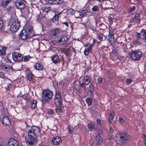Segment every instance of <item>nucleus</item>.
I'll return each mask as SVG.
<instances>
[{"instance_id": "obj_24", "label": "nucleus", "mask_w": 146, "mask_h": 146, "mask_svg": "<svg viewBox=\"0 0 146 146\" xmlns=\"http://www.w3.org/2000/svg\"><path fill=\"white\" fill-rule=\"evenodd\" d=\"M17 7L20 10L23 9L25 7V4L22 2H18L16 3Z\"/></svg>"}, {"instance_id": "obj_39", "label": "nucleus", "mask_w": 146, "mask_h": 146, "mask_svg": "<svg viewBox=\"0 0 146 146\" xmlns=\"http://www.w3.org/2000/svg\"><path fill=\"white\" fill-rule=\"evenodd\" d=\"M7 48L6 47H3L2 49L0 50V55H5L6 54L5 50H7Z\"/></svg>"}, {"instance_id": "obj_53", "label": "nucleus", "mask_w": 146, "mask_h": 146, "mask_svg": "<svg viewBox=\"0 0 146 146\" xmlns=\"http://www.w3.org/2000/svg\"><path fill=\"white\" fill-rule=\"evenodd\" d=\"M68 12L72 15H74L75 13V11L72 9H70L69 10H68Z\"/></svg>"}, {"instance_id": "obj_26", "label": "nucleus", "mask_w": 146, "mask_h": 146, "mask_svg": "<svg viewBox=\"0 0 146 146\" xmlns=\"http://www.w3.org/2000/svg\"><path fill=\"white\" fill-rule=\"evenodd\" d=\"M88 127L89 130L91 131H93L95 130L94 125L92 122L88 123L87 125Z\"/></svg>"}, {"instance_id": "obj_42", "label": "nucleus", "mask_w": 146, "mask_h": 146, "mask_svg": "<svg viewBox=\"0 0 146 146\" xmlns=\"http://www.w3.org/2000/svg\"><path fill=\"white\" fill-rule=\"evenodd\" d=\"M99 7L98 6H94L92 8L93 11H97L99 10Z\"/></svg>"}, {"instance_id": "obj_49", "label": "nucleus", "mask_w": 146, "mask_h": 146, "mask_svg": "<svg viewBox=\"0 0 146 146\" xmlns=\"http://www.w3.org/2000/svg\"><path fill=\"white\" fill-rule=\"evenodd\" d=\"M5 76L4 73L2 72H0V78H1L4 79Z\"/></svg>"}, {"instance_id": "obj_45", "label": "nucleus", "mask_w": 146, "mask_h": 146, "mask_svg": "<svg viewBox=\"0 0 146 146\" xmlns=\"http://www.w3.org/2000/svg\"><path fill=\"white\" fill-rule=\"evenodd\" d=\"M141 137L143 140L145 145L146 146V135L145 134H143L141 135Z\"/></svg>"}, {"instance_id": "obj_14", "label": "nucleus", "mask_w": 146, "mask_h": 146, "mask_svg": "<svg viewBox=\"0 0 146 146\" xmlns=\"http://www.w3.org/2000/svg\"><path fill=\"white\" fill-rule=\"evenodd\" d=\"M84 81L82 83L84 85H88L91 82V78L89 76L86 75L85 76L83 80Z\"/></svg>"}, {"instance_id": "obj_3", "label": "nucleus", "mask_w": 146, "mask_h": 146, "mask_svg": "<svg viewBox=\"0 0 146 146\" xmlns=\"http://www.w3.org/2000/svg\"><path fill=\"white\" fill-rule=\"evenodd\" d=\"M117 143L121 146L125 145L130 138V136L127 133H119L118 134Z\"/></svg>"}, {"instance_id": "obj_62", "label": "nucleus", "mask_w": 146, "mask_h": 146, "mask_svg": "<svg viewBox=\"0 0 146 146\" xmlns=\"http://www.w3.org/2000/svg\"><path fill=\"white\" fill-rule=\"evenodd\" d=\"M94 89H90L89 90V92L91 94V95H92L94 93Z\"/></svg>"}, {"instance_id": "obj_54", "label": "nucleus", "mask_w": 146, "mask_h": 146, "mask_svg": "<svg viewBox=\"0 0 146 146\" xmlns=\"http://www.w3.org/2000/svg\"><path fill=\"white\" fill-rule=\"evenodd\" d=\"M116 58H118L120 61L123 58V57H121L120 55H115Z\"/></svg>"}, {"instance_id": "obj_57", "label": "nucleus", "mask_w": 146, "mask_h": 146, "mask_svg": "<svg viewBox=\"0 0 146 146\" xmlns=\"http://www.w3.org/2000/svg\"><path fill=\"white\" fill-rule=\"evenodd\" d=\"M119 120L120 123H123L124 122V120L122 117H120L119 118Z\"/></svg>"}, {"instance_id": "obj_7", "label": "nucleus", "mask_w": 146, "mask_h": 146, "mask_svg": "<svg viewBox=\"0 0 146 146\" xmlns=\"http://www.w3.org/2000/svg\"><path fill=\"white\" fill-rule=\"evenodd\" d=\"M20 26V22L18 20H14L11 25L10 29L12 33L17 31Z\"/></svg>"}, {"instance_id": "obj_44", "label": "nucleus", "mask_w": 146, "mask_h": 146, "mask_svg": "<svg viewBox=\"0 0 146 146\" xmlns=\"http://www.w3.org/2000/svg\"><path fill=\"white\" fill-rule=\"evenodd\" d=\"M11 83H8L7 86L5 88L6 90L7 91H9L10 90L11 88Z\"/></svg>"}, {"instance_id": "obj_46", "label": "nucleus", "mask_w": 146, "mask_h": 146, "mask_svg": "<svg viewBox=\"0 0 146 146\" xmlns=\"http://www.w3.org/2000/svg\"><path fill=\"white\" fill-rule=\"evenodd\" d=\"M96 121L98 126H102V123L101 122L100 120L99 119H97Z\"/></svg>"}, {"instance_id": "obj_12", "label": "nucleus", "mask_w": 146, "mask_h": 146, "mask_svg": "<svg viewBox=\"0 0 146 146\" xmlns=\"http://www.w3.org/2000/svg\"><path fill=\"white\" fill-rule=\"evenodd\" d=\"M60 32V29L59 28H56L54 29L50 32V36L52 38H55L58 35Z\"/></svg>"}, {"instance_id": "obj_41", "label": "nucleus", "mask_w": 146, "mask_h": 146, "mask_svg": "<svg viewBox=\"0 0 146 146\" xmlns=\"http://www.w3.org/2000/svg\"><path fill=\"white\" fill-rule=\"evenodd\" d=\"M141 38L136 37V39L134 41V43L137 44H139L141 43Z\"/></svg>"}, {"instance_id": "obj_8", "label": "nucleus", "mask_w": 146, "mask_h": 146, "mask_svg": "<svg viewBox=\"0 0 146 146\" xmlns=\"http://www.w3.org/2000/svg\"><path fill=\"white\" fill-rule=\"evenodd\" d=\"M103 139L101 136L98 134L94 139L91 146H99L103 142Z\"/></svg>"}, {"instance_id": "obj_31", "label": "nucleus", "mask_w": 146, "mask_h": 146, "mask_svg": "<svg viewBox=\"0 0 146 146\" xmlns=\"http://www.w3.org/2000/svg\"><path fill=\"white\" fill-rule=\"evenodd\" d=\"M61 52L62 54H64L66 55H69L70 49L69 48L63 49L61 50Z\"/></svg>"}, {"instance_id": "obj_40", "label": "nucleus", "mask_w": 146, "mask_h": 146, "mask_svg": "<svg viewBox=\"0 0 146 146\" xmlns=\"http://www.w3.org/2000/svg\"><path fill=\"white\" fill-rule=\"evenodd\" d=\"M30 58L31 57L29 55L25 56L24 58L23 57V59L22 61H27L29 60Z\"/></svg>"}, {"instance_id": "obj_20", "label": "nucleus", "mask_w": 146, "mask_h": 146, "mask_svg": "<svg viewBox=\"0 0 146 146\" xmlns=\"http://www.w3.org/2000/svg\"><path fill=\"white\" fill-rule=\"evenodd\" d=\"M33 66L35 69L38 70H42L43 68V66L38 62L35 63Z\"/></svg>"}, {"instance_id": "obj_18", "label": "nucleus", "mask_w": 146, "mask_h": 146, "mask_svg": "<svg viewBox=\"0 0 146 146\" xmlns=\"http://www.w3.org/2000/svg\"><path fill=\"white\" fill-rule=\"evenodd\" d=\"M13 60L15 62H20L23 59V55H12Z\"/></svg>"}, {"instance_id": "obj_55", "label": "nucleus", "mask_w": 146, "mask_h": 146, "mask_svg": "<svg viewBox=\"0 0 146 146\" xmlns=\"http://www.w3.org/2000/svg\"><path fill=\"white\" fill-rule=\"evenodd\" d=\"M12 8L11 6H9L6 8L5 9V10L7 12H9L11 10Z\"/></svg>"}, {"instance_id": "obj_47", "label": "nucleus", "mask_w": 146, "mask_h": 146, "mask_svg": "<svg viewBox=\"0 0 146 146\" xmlns=\"http://www.w3.org/2000/svg\"><path fill=\"white\" fill-rule=\"evenodd\" d=\"M103 35L102 33H99L98 35V39L100 41L102 40Z\"/></svg>"}, {"instance_id": "obj_25", "label": "nucleus", "mask_w": 146, "mask_h": 146, "mask_svg": "<svg viewBox=\"0 0 146 146\" xmlns=\"http://www.w3.org/2000/svg\"><path fill=\"white\" fill-rule=\"evenodd\" d=\"M51 60L54 64H56L59 62V58L58 55H53L51 58Z\"/></svg>"}, {"instance_id": "obj_22", "label": "nucleus", "mask_w": 146, "mask_h": 146, "mask_svg": "<svg viewBox=\"0 0 146 146\" xmlns=\"http://www.w3.org/2000/svg\"><path fill=\"white\" fill-rule=\"evenodd\" d=\"M56 2L58 4H61L64 3V0H48V2L50 4H55Z\"/></svg>"}, {"instance_id": "obj_34", "label": "nucleus", "mask_w": 146, "mask_h": 146, "mask_svg": "<svg viewBox=\"0 0 146 146\" xmlns=\"http://www.w3.org/2000/svg\"><path fill=\"white\" fill-rule=\"evenodd\" d=\"M50 8L48 6H44L42 7V9L44 12L48 13L50 10Z\"/></svg>"}, {"instance_id": "obj_16", "label": "nucleus", "mask_w": 146, "mask_h": 146, "mask_svg": "<svg viewBox=\"0 0 146 146\" xmlns=\"http://www.w3.org/2000/svg\"><path fill=\"white\" fill-rule=\"evenodd\" d=\"M88 12L87 11L82 10L81 11L77 12L76 14L77 16V17L79 18H82L84 16H86L87 15Z\"/></svg>"}, {"instance_id": "obj_33", "label": "nucleus", "mask_w": 146, "mask_h": 146, "mask_svg": "<svg viewBox=\"0 0 146 146\" xmlns=\"http://www.w3.org/2000/svg\"><path fill=\"white\" fill-rule=\"evenodd\" d=\"M114 38V36L113 34L112 33L111 31H109L108 38L110 41L111 42Z\"/></svg>"}, {"instance_id": "obj_27", "label": "nucleus", "mask_w": 146, "mask_h": 146, "mask_svg": "<svg viewBox=\"0 0 146 146\" xmlns=\"http://www.w3.org/2000/svg\"><path fill=\"white\" fill-rule=\"evenodd\" d=\"M60 13V12H58V11H55V16L52 19V20L54 22L57 21L58 19Z\"/></svg>"}, {"instance_id": "obj_23", "label": "nucleus", "mask_w": 146, "mask_h": 146, "mask_svg": "<svg viewBox=\"0 0 146 146\" xmlns=\"http://www.w3.org/2000/svg\"><path fill=\"white\" fill-rule=\"evenodd\" d=\"M115 113L114 112L110 113L108 118V121L110 124H111L115 117Z\"/></svg>"}, {"instance_id": "obj_21", "label": "nucleus", "mask_w": 146, "mask_h": 146, "mask_svg": "<svg viewBox=\"0 0 146 146\" xmlns=\"http://www.w3.org/2000/svg\"><path fill=\"white\" fill-rule=\"evenodd\" d=\"M33 27L30 25H27L26 26V29H25V30H26V31H27L29 34L30 35H33H33L32 34L33 32Z\"/></svg>"}, {"instance_id": "obj_38", "label": "nucleus", "mask_w": 146, "mask_h": 146, "mask_svg": "<svg viewBox=\"0 0 146 146\" xmlns=\"http://www.w3.org/2000/svg\"><path fill=\"white\" fill-rule=\"evenodd\" d=\"M141 33L144 37V39L146 43V30L142 29L141 31Z\"/></svg>"}, {"instance_id": "obj_5", "label": "nucleus", "mask_w": 146, "mask_h": 146, "mask_svg": "<svg viewBox=\"0 0 146 146\" xmlns=\"http://www.w3.org/2000/svg\"><path fill=\"white\" fill-rule=\"evenodd\" d=\"M54 101L56 107H61L63 103L62 99L61 93L58 90H56Z\"/></svg>"}, {"instance_id": "obj_52", "label": "nucleus", "mask_w": 146, "mask_h": 146, "mask_svg": "<svg viewBox=\"0 0 146 146\" xmlns=\"http://www.w3.org/2000/svg\"><path fill=\"white\" fill-rule=\"evenodd\" d=\"M54 113V110L52 109H49L48 111V113L49 115H51L52 114H53Z\"/></svg>"}, {"instance_id": "obj_56", "label": "nucleus", "mask_w": 146, "mask_h": 146, "mask_svg": "<svg viewBox=\"0 0 146 146\" xmlns=\"http://www.w3.org/2000/svg\"><path fill=\"white\" fill-rule=\"evenodd\" d=\"M133 19L134 21L137 22H139L140 21V18L136 17H133Z\"/></svg>"}, {"instance_id": "obj_36", "label": "nucleus", "mask_w": 146, "mask_h": 146, "mask_svg": "<svg viewBox=\"0 0 146 146\" xmlns=\"http://www.w3.org/2000/svg\"><path fill=\"white\" fill-rule=\"evenodd\" d=\"M93 100L90 98H87L86 99V102L88 106H90L92 103Z\"/></svg>"}, {"instance_id": "obj_64", "label": "nucleus", "mask_w": 146, "mask_h": 146, "mask_svg": "<svg viewBox=\"0 0 146 146\" xmlns=\"http://www.w3.org/2000/svg\"><path fill=\"white\" fill-rule=\"evenodd\" d=\"M139 13H137L136 14L134 17H138V18H140L139 17Z\"/></svg>"}, {"instance_id": "obj_43", "label": "nucleus", "mask_w": 146, "mask_h": 146, "mask_svg": "<svg viewBox=\"0 0 146 146\" xmlns=\"http://www.w3.org/2000/svg\"><path fill=\"white\" fill-rule=\"evenodd\" d=\"M126 84L127 85H128L129 84L132 82V80L129 78H127L126 79Z\"/></svg>"}, {"instance_id": "obj_1", "label": "nucleus", "mask_w": 146, "mask_h": 146, "mask_svg": "<svg viewBox=\"0 0 146 146\" xmlns=\"http://www.w3.org/2000/svg\"><path fill=\"white\" fill-rule=\"evenodd\" d=\"M26 130L28 133V135H26L25 141L29 145H34L36 140L37 135L40 132V130L39 127L33 126H30L27 125Z\"/></svg>"}, {"instance_id": "obj_6", "label": "nucleus", "mask_w": 146, "mask_h": 146, "mask_svg": "<svg viewBox=\"0 0 146 146\" xmlns=\"http://www.w3.org/2000/svg\"><path fill=\"white\" fill-rule=\"evenodd\" d=\"M83 88L84 89H85L86 87L83 84L81 83L80 81L76 80L73 83L72 88L76 91H75L76 94H79L80 93L81 89L80 88Z\"/></svg>"}, {"instance_id": "obj_2", "label": "nucleus", "mask_w": 146, "mask_h": 146, "mask_svg": "<svg viewBox=\"0 0 146 146\" xmlns=\"http://www.w3.org/2000/svg\"><path fill=\"white\" fill-rule=\"evenodd\" d=\"M2 60H4V63H2L0 65L1 68L4 71L12 72L14 71L13 68V63L8 58V55H0Z\"/></svg>"}, {"instance_id": "obj_48", "label": "nucleus", "mask_w": 146, "mask_h": 146, "mask_svg": "<svg viewBox=\"0 0 146 146\" xmlns=\"http://www.w3.org/2000/svg\"><path fill=\"white\" fill-rule=\"evenodd\" d=\"M59 86L61 85L63 87L66 86V85H65V83L63 80H61L59 82Z\"/></svg>"}, {"instance_id": "obj_30", "label": "nucleus", "mask_w": 146, "mask_h": 146, "mask_svg": "<svg viewBox=\"0 0 146 146\" xmlns=\"http://www.w3.org/2000/svg\"><path fill=\"white\" fill-rule=\"evenodd\" d=\"M11 0H3L2 2V5L3 7H6L11 1Z\"/></svg>"}, {"instance_id": "obj_28", "label": "nucleus", "mask_w": 146, "mask_h": 146, "mask_svg": "<svg viewBox=\"0 0 146 146\" xmlns=\"http://www.w3.org/2000/svg\"><path fill=\"white\" fill-rule=\"evenodd\" d=\"M130 58H132L133 60L137 61L139 60L141 57L142 55H129Z\"/></svg>"}, {"instance_id": "obj_11", "label": "nucleus", "mask_w": 146, "mask_h": 146, "mask_svg": "<svg viewBox=\"0 0 146 146\" xmlns=\"http://www.w3.org/2000/svg\"><path fill=\"white\" fill-rule=\"evenodd\" d=\"M52 142L54 145H59L62 143V139L61 137H54L52 138Z\"/></svg>"}, {"instance_id": "obj_37", "label": "nucleus", "mask_w": 146, "mask_h": 146, "mask_svg": "<svg viewBox=\"0 0 146 146\" xmlns=\"http://www.w3.org/2000/svg\"><path fill=\"white\" fill-rule=\"evenodd\" d=\"M67 128L69 133L72 134L73 133L74 128L72 126L69 125H68Z\"/></svg>"}, {"instance_id": "obj_51", "label": "nucleus", "mask_w": 146, "mask_h": 146, "mask_svg": "<svg viewBox=\"0 0 146 146\" xmlns=\"http://www.w3.org/2000/svg\"><path fill=\"white\" fill-rule=\"evenodd\" d=\"M109 130L110 131V134L112 135L114 131V129L111 127L110 126V127L109 128Z\"/></svg>"}, {"instance_id": "obj_4", "label": "nucleus", "mask_w": 146, "mask_h": 146, "mask_svg": "<svg viewBox=\"0 0 146 146\" xmlns=\"http://www.w3.org/2000/svg\"><path fill=\"white\" fill-rule=\"evenodd\" d=\"M53 95V92L49 89H44L42 93V101L43 103H46L52 100Z\"/></svg>"}, {"instance_id": "obj_35", "label": "nucleus", "mask_w": 146, "mask_h": 146, "mask_svg": "<svg viewBox=\"0 0 146 146\" xmlns=\"http://www.w3.org/2000/svg\"><path fill=\"white\" fill-rule=\"evenodd\" d=\"M23 98L27 101H28L30 99L29 95L28 94H25L22 96Z\"/></svg>"}, {"instance_id": "obj_32", "label": "nucleus", "mask_w": 146, "mask_h": 146, "mask_svg": "<svg viewBox=\"0 0 146 146\" xmlns=\"http://www.w3.org/2000/svg\"><path fill=\"white\" fill-rule=\"evenodd\" d=\"M141 52L139 50L132 51L131 52L129 53V55H141Z\"/></svg>"}, {"instance_id": "obj_59", "label": "nucleus", "mask_w": 146, "mask_h": 146, "mask_svg": "<svg viewBox=\"0 0 146 146\" xmlns=\"http://www.w3.org/2000/svg\"><path fill=\"white\" fill-rule=\"evenodd\" d=\"M3 26V22L2 20H0V29L2 28Z\"/></svg>"}, {"instance_id": "obj_29", "label": "nucleus", "mask_w": 146, "mask_h": 146, "mask_svg": "<svg viewBox=\"0 0 146 146\" xmlns=\"http://www.w3.org/2000/svg\"><path fill=\"white\" fill-rule=\"evenodd\" d=\"M37 102L36 100H33L31 103V107L32 109H34L36 107Z\"/></svg>"}, {"instance_id": "obj_13", "label": "nucleus", "mask_w": 146, "mask_h": 146, "mask_svg": "<svg viewBox=\"0 0 146 146\" xmlns=\"http://www.w3.org/2000/svg\"><path fill=\"white\" fill-rule=\"evenodd\" d=\"M7 146H19L17 141L13 138L9 139Z\"/></svg>"}, {"instance_id": "obj_15", "label": "nucleus", "mask_w": 146, "mask_h": 146, "mask_svg": "<svg viewBox=\"0 0 146 146\" xmlns=\"http://www.w3.org/2000/svg\"><path fill=\"white\" fill-rule=\"evenodd\" d=\"M2 122L3 124L7 126H9L11 124L10 120L7 116H4L3 117Z\"/></svg>"}, {"instance_id": "obj_10", "label": "nucleus", "mask_w": 146, "mask_h": 146, "mask_svg": "<svg viewBox=\"0 0 146 146\" xmlns=\"http://www.w3.org/2000/svg\"><path fill=\"white\" fill-rule=\"evenodd\" d=\"M20 38L23 39H26L29 37H31L33 35H30L27 33L25 29H23L20 32Z\"/></svg>"}, {"instance_id": "obj_17", "label": "nucleus", "mask_w": 146, "mask_h": 146, "mask_svg": "<svg viewBox=\"0 0 146 146\" xmlns=\"http://www.w3.org/2000/svg\"><path fill=\"white\" fill-rule=\"evenodd\" d=\"M68 41V38L67 37L65 36H63L58 40V42L59 44H65Z\"/></svg>"}, {"instance_id": "obj_58", "label": "nucleus", "mask_w": 146, "mask_h": 146, "mask_svg": "<svg viewBox=\"0 0 146 146\" xmlns=\"http://www.w3.org/2000/svg\"><path fill=\"white\" fill-rule=\"evenodd\" d=\"M102 78H101V77L99 78L98 79V83L100 84V83H101L102 82Z\"/></svg>"}, {"instance_id": "obj_61", "label": "nucleus", "mask_w": 146, "mask_h": 146, "mask_svg": "<svg viewBox=\"0 0 146 146\" xmlns=\"http://www.w3.org/2000/svg\"><path fill=\"white\" fill-rule=\"evenodd\" d=\"M89 88L90 89H94V87L93 86V85L91 84L89 86Z\"/></svg>"}, {"instance_id": "obj_60", "label": "nucleus", "mask_w": 146, "mask_h": 146, "mask_svg": "<svg viewBox=\"0 0 146 146\" xmlns=\"http://www.w3.org/2000/svg\"><path fill=\"white\" fill-rule=\"evenodd\" d=\"M64 25H65V26L66 27L65 28L67 29V27H68L69 25L68 23L67 22H64L62 23Z\"/></svg>"}, {"instance_id": "obj_19", "label": "nucleus", "mask_w": 146, "mask_h": 146, "mask_svg": "<svg viewBox=\"0 0 146 146\" xmlns=\"http://www.w3.org/2000/svg\"><path fill=\"white\" fill-rule=\"evenodd\" d=\"M93 45L94 44H93L89 43L86 44V46L88 47V48H86L84 51L85 55H88V54L89 52L91 50Z\"/></svg>"}, {"instance_id": "obj_9", "label": "nucleus", "mask_w": 146, "mask_h": 146, "mask_svg": "<svg viewBox=\"0 0 146 146\" xmlns=\"http://www.w3.org/2000/svg\"><path fill=\"white\" fill-rule=\"evenodd\" d=\"M26 77L29 82L32 83L33 79L34 78V74L32 73V71L29 68H27L25 70Z\"/></svg>"}, {"instance_id": "obj_63", "label": "nucleus", "mask_w": 146, "mask_h": 146, "mask_svg": "<svg viewBox=\"0 0 146 146\" xmlns=\"http://www.w3.org/2000/svg\"><path fill=\"white\" fill-rule=\"evenodd\" d=\"M136 36L137 38H141V35L140 33H136Z\"/></svg>"}, {"instance_id": "obj_50", "label": "nucleus", "mask_w": 146, "mask_h": 146, "mask_svg": "<svg viewBox=\"0 0 146 146\" xmlns=\"http://www.w3.org/2000/svg\"><path fill=\"white\" fill-rule=\"evenodd\" d=\"M135 9V7L134 6H133L132 7H131L129 9V12L131 13Z\"/></svg>"}]
</instances>
